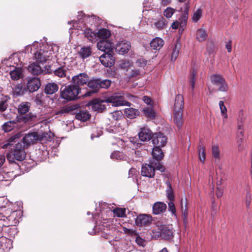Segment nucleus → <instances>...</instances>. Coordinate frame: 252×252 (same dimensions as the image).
Here are the masks:
<instances>
[{
	"instance_id": "obj_1",
	"label": "nucleus",
	"mask_w": 252,
	"mask_h": 252,
	"mask_svg": "<svg viewBox=\"0 0 252 252\" xmlns=\"http://www.w3.org/2000/svg\"><path fill=\"white\" fill-rule=\"evenodd\" d=\"M184 105L183 96L180 94H177L175 98L173 111V121L178 127H181L183 123V112Z\"/></svg>"
},
{
	"instance_id": "obj_2",
	"label": "nucleus",
	"mask_w": 252,
	"mask_h": 252,
	"mask_svg": "<svg viewBox=\"0 0 252 252\" xmlns=\"http://www.w3.org/2000/svg\"><path fill=\"white\" fill-rule=\"evenodd\" d=\"M26 157L25 145L22 142H18L13 146L9 153L6 154V158L10 162H14V160H23Z\"/></svg>"
},
{
	"instance_id": "obj_3",
	"label": "nucleus",
	"mask_w": 252,
	"mask_h": 252,
	"mask_svg": "<svg viewBox=\"0 0 252 252\" xmlns=\"http://www.w3.org/2000/svg\"><path fill=\"white\" fill-rule=\"evenodd\" d=\"M81 94H83L81 88H78L72 83L61 90V97L67 101L78 99L80 97L79 95Z\"/></svg>"
},
{
	"instance_id": "obj_4",
	"label": "nucleus",
	"mask_w": 252,
	"mask_h": 252,
	"mask_svg": "<svg viewBox=\"0 0 252 252\" xmlns=\"http://www.w3.org/2000/svg\"><path fill=\"white\" fill-rule=\"evenodd\" d=\"M54 54L53 47L47 43H42L40 48L34 53V57L37 61L45 62Z\"/></svg>"
},
{
	"instance_id": "obj_5",
	"label": "nucleus",
	"mask_w": 252,
	"mask_h": 252,
	"mask_svg": "<svg viewBox=\"0 0 252 252\" xmlns=\"http://www.w3.org/2000/svg\"><path fill=\"white\" fill-rule=\"evenodd\" d=\"M102 102L111 103L113 106H130L131 103L125 99L124 96L120 93H117L106 97Z\"/></svg>"
},
{
	"instance_id": "obj_6",
	"label": "nucleus",
	"mask_w": 252,
	"mask_h": 252,
	"mask_svg": "<svg viewBox=\"0 0 252 252\" xmlns=\"http://www.w3.org/2000/svg\"><path fill=\"white\" fill-rule=\"evenodd\" d=\"M47 133H38L36 132L29 133L23 138L22 143L24 145L29 146L36 141H42L46 138Z\"/></svg>"
},
{
	"instance_id": "obj_7",
	"label": "nucleus",
	"mask_w": 252,
	"mask_h": 252,
	"mask_svg": "<svg viewBox=\"0 0 252 252\" xmlns=\"http://www.w3.org/2000/svg\"><path fill=\"white\" fill-rule=\"evenodd\" d=\"M210 79L213 84L219 86V91L226 92L228 90V84L222 75L219 74H214L210 76Z\"/></svg>"
},
{
	"instance_id": "obj_8",
	"label": "nucleus",
	"mask_w": 252,
	"mask_h": 252,
	"mask_svg": "<svg viewBox=\"0 0 252 252\" xmlns=\"http://www.w3.org/2000/svg\"><path fill=\"white\" fill-rule=\"evenodd\" d=\"M87 86L91 89L90 91H86V93L81 94L83 97H88L94 94L98 93L99 91V78L93 77L91 79L88 80Z\"/></svg>"
},
{
	"instance_id": "obj_9",
	"label": "nucleus",
	"mask_w": 252,
	"mask_h": 252,
	"mask_svg": "<svg viewBox=\"0 0 252 252\" xmlns=\"http://www.w3.org/2000/svg\"><path fill=\"white\" fill-rule=\"evenodd\" d=\"M153 218L151 215L140 214L135 219V225L139 227L149 225L152 223Z\"/></svg>"
},
{
	"instance_id": "obj_10",
	"label": "nucleus",
	"mask_w": 252,
	"mask_h": 252,
	"mask_svg": "<svg viewBox=\"0 0 252 252\" xmlns=\"http://www.w3.org/2000/svg\"><path fill=\"white\" fill-rule=\"evenodd\" d=\"M89 75L86 73H81L72 77L71 83L78 88L84 85H87Z\"/></svg>"
},
{
	"instance_id": "obj_11",
	"label": "nucleus",
	"mask_w": 252,
	"mask_h": 252,
	"mask_svg": "<svg viewBox=\"0 0 252 252\" xmlns=\"http://www.w3.org/2000/svg\"><path fill=\"white\" fill-rule=\"evenodd\" d=\"M151 140L154 146H158L160 148L166 145L167 138L163 133L157 132L153 134Z\"/></svg>"
},
{
	"instance_id": "obj_12",
	"label": "nucleus",
	"mask_w": 252,
	"mask_h": 252,
	"mask_svg": "<svg viewBox=\"0 0 252 252\" xmlns=\"http://www.w3.org/2000/svg\"><path fill=\"white\" fill-rule=\"evenodd\" d=\"M161 238L171 241L174 238V230L171 226L163 225L160 227Z\"/></svg>"
},
{
	"instance_id": "obj_13",
	"label": "nucleus",
	"mask_w": 252,
	"mask_h": 252,
	"mask_svg": "<svg viewBox=\"0 0 252 252\" xmlns=\"http://www.w3.org/2000/svg\"><path fill=\"white\" fill-rule=\"evenodd\" d=\"M153 134L151 130L148 126H145L140 128L138 135L139 139L141 142H148L152 139Z\"/></svg>"
},
{
	"instance_id": "obj_14",
	"label": "nucleus",
	"mask_w": 252,
	"mask_h": 252,
	"mask_svg": "<svg viewBox=\"0 0 252 252\" xmlns=\"http://www.w3.org/2000/svg\"><path fill=\"white\" fill-rule=\"evenodd\" d=\"M141 173L142 176L150 178H154L155 175V168L150 163L143 164L141 167Z\"/></svg>"
},
{
	"instance_id": "obj_15",
	"label": "nucleus",
	"mask_w": 252,
	"mask_h": 252,
	"mask_svg": "<svg viewBox=\"0 0 252 252\" xmlns=\"http://www.w3.org/2000/svg\"><path fill=\"white\" fill-rule=\"evenodd\" d=\"M100 63L105 67H110L115 63V60L112 52L104 53L99 57Z\"/></svg>"
},
{
	"instance_id": "obj_16",
	"label": "nucleus",
	"mask_w": 252,
	"mask_h": 252,
	"mask_svg": "<svg viewBox=\"0 0 252 252\" xmlns=\"http://www.w3.org/2000/svg\"><path fill=\"white\" fill-rule=\"evenodd\" d=\"M97 47L104 53L112 52L114 48L112 42L106 39L99 41L97 43Z\"/></svg>"
},
{
	"instance_id": "obj_17",
	"label": "nucleus",
	"mask_w": 252,
	"mask_h": 252,
	"mask_svg": "<svg viewBox=\"0 0 252 252\" xmlns=\"http://www.w3.org/2000/svg\"><path fill=\"white\" fill-rule=\"evenodd\" d=\"M27 69L30 73L34 75H38L42 73L46 74L51 73L48 70L47 71L46 70H44L42 69L41 67L39 65V64L35 63H31L29 65H28Z\"/></svg>"
},
{
	"instance_id": "obj_18",
	"label": "nucleus",
	"mask_w": 252,
	"mask_h": 252,
	"mask_svg": "<svg viewBox=\"0 0 252 252\" xmlns=\"http://www.w3.org/2000/svg\"><path fill=\"white\" fill-rule=\"evenodd\" d=\"M130 47L131 45L129 41H122L116 44L115 51L119 54L124 55L128 52Z\"/></svg>"
},
{
	"instance_id": "obj_19",
	"label": "nucleus",
	"mask_w": 252,
	"mask_h": 252,
	"mask_svg": "<svg viewBox=\"0 0 252 252\" xmlns=\"http://www.w3.org/2000/svg\"><path fill=\"white\" fill-rule=\"evenodd\" d=\"M41 86L40 80L38 78L33 77L30 79L27 83V89L30 92L36 91Z\"/></svg>"
},
{
	"instance_id": "obj_20",
	"label": "nucleus",
	"mask_w": 252,
	"mask_h": 252,
	"mask_svg": "<svg viewBox=\"0 0 252 252\" xmlns=\"http://www.w3.org/2000/svg\"><path fill=\"white\" fill-rule=\"evenodd\" d=\"M167 208L166 204L162 202H157L153 206V213L159 215L164 213Z\"/></svg>"
},
{
	"instance_id": "obj_21",
	"label": "nucleus",
	"mask_w": 252,
	"mask_h": 252,
	"mask_svg": "<svg viewBox=\"0 0 252 252\" xmlns=\"http://www.w3.org/2000/svg\"><path fill=\"white\" fill-rule=\"evenodd\" d=\"M59 90L58 85L55 82H49L46 84L44 92L47 94H53Z\"/></svg>"
},
{
	"instance_id": "obj_22",
	"label": "nucleus",
	"mask_w": 252,
	"mask_h": 252,
	"mask_svg": "<svg viewBox=\"0 0 252 252\" xmlns=\"http://www.w3.org/2000/svg\"><path fill=\"white\" fill-rule=\"evenodd\" d=\"M152 155L153 157L152 159H154L156 161L161 160L164 157V153L161 148L158 146L153 147Z\"/></svg>"
},
{
	"instance_id": "obj_23",
	"label": "nucleus",
	"mask_w": 252,
	"mask_h": 252,
	"mask_svg": "<svg viewBox=\"0 0 252 252\" xmlns=\"http://www.w3.org/2000/svg\"><path fill=\"white\" fill-rule=\"evenodd\" d=\"M31 104L29 102L25 101L20 103L18 107V112L21 115L26 114L30 110Z\"/></svg>"
},
{
	"instance_id": "obj_24",
	"label": "nucleus",
	"mask_w": 252,
	"mask_h": 252,
	"mask_svg": "<svg viewBox=\"0 0 252 252\" xmlns=\"http://www.w3.org/2000/svg\"><path fill=\"white\" fill-rule=\"evenodd\" d=\"M125 116L130 119H134L139 115L140 112L138 109L131 107L127 108L125 110Z\"/></svg>"
},
{
	"instance_id": "obj_25",
	"label": "nucleus",
	"mask_w": 252,
	"mask_h": 252,
	"mask_svg": "<svg viewBox=\"0 0 252 252\" xmlns=\"http://www.w3.org/2000/svg\"><path fill=\"white\" fill-rule=\"evenodd\" d=\"M164 41L160 37H156L150 42V46L154 50H159L163 45Z\"/></svg>"
},
{
	"instance_id": "obj_26",
	"label": "nucleus",
	"mask_w": 252,
	"mask_h": 252,
	"mask_svg": "<svg viewBox=\"0 0 252 252\" xmlns=\"http://www.w3.org/2000/svg\"><path fill=\"white\" fill-rule=\"evenodd\" d=\"M10 213V215L6 217V219L11 225H16L19 223L18 219H17L18 212L17 211H12L11 210H8Z\"/></svg>"
},
{
	"instance_id": "obj_27",
	"label": "nucleus",
	"mask_w": 252,
	"mask_h": 252,
	"mask_svg": "<svg viewBox=\"0 0 252 252\" xmlns=\"http://www.w3.org/2000/svg\"><path fill=\"white\" fill-rule=\"evenodd\" d=\"M91 114L87 110L80 111L76 114L75 118L81 121L85 122L89 120Z\"/></svg>"
},
{
	"instance_id": "obj_28",
	"label": "nucleus",
	"mask_w": 252,
	"mask_h": 252,
	"mask_svg": "<svg viewBox=\"0 0 252 252\" xmlns=\"http://www.w3.org/2000/svg\"><path fill=\"white\" fill-rule=\"evenodd\" d=\"M181 47L180 43L179 41H176V43L174 44L171 46L172 54H171V60L175 61L179 55L180 49Z\"/></svg>"
},
{
	"instance_id": "obj_29",
	"label": "nucleus",
	"mask_w": 252,
	"mask_h": 252,
	"mask_svg": "<svg viewBox=\"0 0 252 252\" xmlns=\"http://www.w3.org/2000/svg\"><path fill=\"white\" fill-rule=\"evenodd\" d=\"M78 54L82 59H86L92 55V48L90 46L82 47Z\"/></svg>"
},
{
	"instance_id": "obj_30",
	"label": "nucleus",
	"mask_w": 252,
	"mask_h": 252,
	"mask_svg": "<svg viewBox=\"0 0 252 252\" xmlns=\"http://www.w3.org/2000/svg\"><path fill=\"white\" fill-rule=\"evenodd\" d=\"M25 88L21 84L16 85L12 88V94L14 96H21L24 94Z\"/></svg>"
},
{
	"instance_id": "obj_31",
	"label": "nucleus",
	"mask_w": 252,
	"mask_h": 252,
	"mask_svg": "<svg viewBox=\"0 0 252 252\" xmlns=\"http://www.w3.org/2000/svg\"><path fill=\"white\" fill-rule=\"evenodd\" d=\"M207 36V33L205 29L200 28L197 30L196 33V39L199 42H201L205 41L206 39Z\"/></svg>"
},
{
	"instance_id": "obj_32",
	"label": "nucleus",
	"mask_w": 252,
	"mask_h": 252,
	"mask_svg": "<svg viewBox=\"0 0 252 252\" xmlns=\"http://www.w3.org/2000/svg\"><path fill=\"white\" fill-rule=\"evenodd\" d=\"M97 100H94L92 101V109L94 111H97L98 112H103L105 109L106 106L102 103V100L100 102H96Z\"/></svg>"
},
{
	"instance_id": "obj_33",
	"label": "nucleus",
	"mask_w": 252,
	"mask_h": 252,
	"mask_svg": "<svg viewBox=\"0 0 252 252\" xmlns=\"http://www.w3.org/2000/svg\"><path fill=\"white\" fill-rule=\"evenodd\" d=\"M166 25L167 22L163 17H161L154 23V27L158 30H163Z\"/></svg>"
},
{
	"instance_id": "obj_34",
	"label": "nucleus",
	"mask_w": 252,
	"mask_h": 252,
	"mask_svg": "<svg viewBox=\"0 0 252 252\" xmlns=\"http://www.w3.org/2000/svg\"><path fill=\"white\" fill-rule=\"evenodd\" d=\"M24 115V116H22L20 118V121L24 123H27L33 121L36 118V115L31 112Z\"/></svg>"
},
{
	"instance_id": "obj_35",
	"label": "nucleus",
	"mask_w": 252,
	"mask_h": 252,
	"mask_svg": "<svg viewBox=\"0 0 252 252\" xmlns=\"http://www.w3.org/2000/svg\"><path fill=\"white\" fill-rule=\"evenodd\" d=\"M85 36L91 42L95 41L96 38V34L92 30L90 29H86L84 31Z\"/></svg>"
},
{
	"instance_id": "obj_36",
	"label": "nucleus",
	"mask_w": 252,
	"mask_h": 252,
	"mask_svg": "<svg viewBox=\"0 0 252 252\" xmlns=\"http://www.w3.org/2000/svg\"><path fill=\"white\" fill-rule=\"evenodd\" d=\"M111 35V32L109 30L106 29H101L97 32V36L102 39H106L109 38Z\"/></svg>"
},
{
	"instance_id": "obj_37",
	"label": "nucleus",
	"mask_w": 252,
	"mask_h": 252,
	"mask_svg": "<svg viewBox=\"0 0 252 252\" xmlns=\"http://www.w3.org/2000/svg\"><path fill=\"white\" fill-rule=\"evenodd\" d=\"M166 185L167 186L166 190V196L170 201H173L175 196L172 186L169 181L166 182Z\"/></svg>"
},
{
	"instance_id": "obj_38",
	"label": "nucleus",
	"mask_w": 252,
	"mask_h": 252,
	"mask_svg": "<svg viewBox=\"0 0 252 252\" xmlns=\"http://www.w3.org/2000/svg\"><path fill=\"white\" fill-rule=\"evenodd\" d=\"M160 160L156 161L154 159H150V163L153 165V166L155 168V170L160 171L161 172H164L165 171V167L159 162Z\"/></svg>"
},
{
	"instance_id": "obj_39",
	"label": "nucleus",
	"mask_w": 252,
	"mask_h": 252,
	"mask_svg": "<svg viewBox=\"0 0 252 252\" xmlns=\"http://www.w3.org/2000/svg\"><path fill=\"white\" fill-rule=\"evenodd\" d=\"M126 209L124 208H116L113 210V212L115 216L119 218L126 217Z\"/></svg>"
},
{
	"instance_id": "obj_40",
	"label": "nucleus",
	"mask_w": 252,
	"mask_h": 252,
	"mask_svg": "<svg viewBox=\"0 0 252 252\" xmlns=\"http://www.w3.org/2000/svg\"><path fill=\"white\" fill-rule=\"evenodd\" d=\"M236 138H244V126L242 122L238 123Z\"/></svg>"
},
{
	"instance_id": "obj_41",
	"label": "nucleus",
	"mask_w": 252,
	"mask_h": 252,
	"mask_svg": "<svg viewBox=\"0 0 252 252\" xmlns=\"http://www.w3.org/2000/svg\"><path fill=\"white\" fill-rule=\"evenodd\" d=\"M196 73V69H195V67H193L192 68V70L189 75V82L191 84L192 90H193L194 89Z\"/></svg>"
},
{
	"instance_id": "obj_42",
	"label": "nucleus",
	"mask_w": 252,
	"mask_h": 252,
	"mask_svg": "<svg viewBox=\"0 0 252 252\" xmlns=\"http://www.w3.org/2000/svg\"><path fill=\"white\" fill-rule=\"evenodd\" d=\"M22 74V71L20 68H16L14 70L11 71L10 75L12 80H17L19 79Z\"/></svg>"
},
{
	"instance_id": "obj_43",
	"label": "nucleus",
	"mask_w": 252,
	"mask_h": 252,
	"mask_svg": "<svg viewBox=\"0 0 252 252\" xmlns=\"http://www.w3.org/2000/svg\"><path fill=\"white\" fill-rule=\"evenodd\" d=\"M112 83V81L109 79H101L99 78V90L100 89H107Z\"/></svg>"
},
{
	"instance_id": "obj_44",
	"label": "nucleus",
	"mask_w": 252,
	"mask_h": 252,
	"mask_svg": "<svg viewBox=\"0 0 252 252\" xmlns=\"http://www.w3.org/2000/svg\"><path fill=\"white\" fill-rule=\"evenodd\" d=\"M14 124L13 121H8L2 125V128L5 132H9L13 129Z\"/></svg>"
},
{
	"instance_id": "obj_45",
	"label": "nucleus",
	"mask_w": 252,
	"mask_h": 252,
	"mask_svg": "<svg viewBox=\"0 0 252 252\" xmlns=\"http://www.w3.org/2000/svg\"><path fill=\"white\" fill-rule=\"evenodd\" d=\"M212 153L214 158L216 159L220 160V151L218 145H213L212 146Z\"/></svg>"
},
{
	"instance_id": "obj_46",
	"label": "nucleus",
	"mask_w": 252,
	"mask_h": 252,
	"mask_svg": "<svg viewBox=\"0 0 252 252\" xmlns=\"http://www.w3.org/2000/svg\"><path fill=\"white\" fill-rule=\"evenodd\" d=\"M66 69L63 67H58L54 70V73L56 76L62 78L66 75Z\"/></svg>"
},
{
	"instance_id": "obj_47",
	"label": "nucleus",
	"mask_w": 252,
	"mask_h": 252,
	"mask_svg": "<svg viewBox=\"0 0 252 252\" xmlns=\"http://www.w3.org/2000/svg\"><path fill=\"white\" fill-rule=\"evenodd\" d=\"M74 110V108L73 106H66L62 107L60 110H59L56 114L57 115H61L63 114H67L72 111Z\"/></svg>"
},
{
	"instance_id": "obj_48",
	"label": "nucleus",
	"mask_w": 252,
	"mask_h": 252,
	"mask_svg": "<svg viewBox=\"0 0 252 252\" xmlns=\"http://www.w3.org/2000/svg\"><path fill=\"white\" fill-rule=\"evenodd\" d=\"M145 116L151 119L155 118V112L152 108H147L143 110Z\"/></svg>"
},
{
	"instance_id": "obj_49",
	"label": "nucleus",
	"mask_w": 252,
	"mask_h": 252,
	"mask_svg": "<svg viewBox=\"0 0 252 252\" xmlns=\"http://www.w3.org/2000/svg\"><path fill=\"white\" fill-rule=\"evenodd\" d=\"M202 15V11L201 8L197 9L195 12L192 17V21L196 23L200 19Z\"/></svg>"
},
{
	"instance_id": "obj_50",
	"label": "nucleus",
	"mask_w": 252,
	"mask_h": 252,
	"mask_svg": "<svg viewBox=\"0 0 252 252\" xmlns=\"http://www.w3.org/2000/svg\"><path fill=\"white\" fill-rule=\"evenodd\" d=\"M142 75L141 74L140 70L137 69H134L131 70L130 74L129 75V78L130 79L133 78L135 79H138Z\"/></svg>"
},
{
	"instance_id": "obj_51",
	"label": "nucleus",
	"mask_w": 252,
	"mask_h": 252,
	"mask_svg": "<svg viewBox=\"0 0 252 252\" xmlns=\"http://www.w3.org/2000/svg\"><path fill=\"white\" fill-rule=\"evenodd\" d=\"M168 210L172 213V216L177 218L176 210L173 201H170L168 203Z\"/></svg>"
},
{
	"instance_id": "obj_52",
	"label": "nucleus",
	"mask_w": 252,
	"mask_h": 252,
	"mask_svg": "<svg viewBox=\"0 0 252 252\" xmlns=\"http://www.w3.org/2000/svg\"><path fill=\"white\" fill-rule=\"evenodd\" d=\"M175 9L171 7H167L163 11V15L167 18H170L175 13Z\"/></svg>"
},
{
	"instance_id": "obj_53",
	"label": "nucleus",
	"mask_w": 252,
	"mask_h": 252,
	"mask_svg": "<svg viewBox=\"0 0 252 252\" xmlns=\"http://www.w3.org/2000/svg\"><path fill=\"white\" fill-rule=\"evenodd\" d=\"M219 106L220 109L221 113L224 118H227V115L226 114L227 109L224 105V102L223 101H220Z\"/></svg>"
},
{
	"instance_id": "obj_54",
	"label": "nucleus",
	"mask_w": 252,
	"mask_h": 252,
	"mask_svg": "<svg viewBox=\"0 0 252 252\" xmlns=\"http://www.w3.org/2000/svg\"><path fill=\"white\" fill-rule=\"evenodd\" d=\"M252 200V195L250 191H248L246 194V197L245 199V203L247 209L250 208L251 202Z\"/></svg>"
},
{
	"instance_id": "obj_55",
	"label": "nucleus",
	"mask_w": 252,
	"mask_h": 252,
	"mask_svg": "<svg viewBox=\"0 0 252 252\" xmlns=\"http://www.w3.org/2000/svg\"><path fill=\"white\" fill-rule=\"evenodd\" d=\"M111 115L112 116L113 120L115 121H118L120 120L123 116L122 112L118 111H114L111 113Z\"/></svg>"
},
{
	"instance_id": "obj_56",
	"label": "nucleus",
	"mask_w": 252,
	"mask_h": 252,
	"mask_svg": "<svg viewBox=\"0 0 252 252\" xmlns=\"http://www.w3.org/2000/svg\"><path fill=\"white\" fill-rule=\"evenodd\" d=\"M188 19V17L183 15L179 19V21L180 22V28H182V30H183L184 27L186 26Z\"/></svg>"
},
{
	"instance_id": "obj_57",
	"label": "nucleus",
	"mask_w": 252,
	"mask_h": 252,
	"mask_svg": "<svg viewBox=\"0 0 252 252\" xmlns=\"http://www.w3.org/2000/svg\"><path fill=\"white\" fill-rule=\"evenodd\" d=\"M198 155H199V159L200 160V161L204 162V161L205 159V157H206L205 150L204 147L200 148L198 150Z\"/></svg>"
},
{
	"instance_id": "obj_58",
	"label": "nucleus",
	"mask_w": 252,
	"mask_h": 252,
	"mask_svg": "<svg viewBox=\"0 0 252 252\" xmlns=\"http://www.w3.org/2000/svg\"><path fill=\"white\" fill-rule=\"evenodd\" d=\"M93 133L91 134V139L93 140L95 137H99L102 133L101 130H97V128L95 127L92 128Z\"/></svg>"
},
{
	"instance_id": "obj_59",
	"label": "nucleus",
	"mask_w": 252,
	"mask_h": 252,
	"mask_svg": "<svg viewBox=\"0 0 252 252\" xmlns=\"http://www.w3.org/2000/svg\"><path fill=\"white\" fill-rule=\"evenodd\" d=\"M236 139L238 150L239 151H242L244 149L243 143L244 138H236Z\"/></svg>"
},
{
	"instance_id": "obj_60",
	"label": "nucleus",
	"mask_w": 252,
	"mask_h": 252,
	"mask_svg": "<svg viewBox=\"0 0 252 252\" xmlns=\"http://www.w3.org/2000/svg\"><path fill=\"white\" fill-rule=\"evenodd\" d=\"M123 229L124 233L126 234H128L130 235H137V231L136 230L128 229L126 227H123Z\"/></svg>"
},
{
	"instance_id": "obj_61",
	"label": "nucleus",
	"mask_w": 252,
	"mask_h": 252,
	"mask_svg": "<svg viewBox=\"0 0 252 252\" xmlns=\"http://www.w3.org/2000/svg\"><path fill=\"white\" fill-rule=\"evenodd\" d=\"M181 207H182V214L183 216V220L184 221H187L188 220V209L186 207L185 209H183V206L182 204V199L181 200Z\"/></svg>"
},
{
	"instance_id": "obj_62",
	"label": "nucleus",
	"mask_w": 252,
	"mask_h": 252,
	"mask_svg": "<svg viewBox=\"0 0 252 252\" xmlns=\"http://www.w3.org/2000/svg\"><path fill=\"white\" fill-rule=\"evenodd\" d=\"M147 61L144 59H138L136 62L137 65L140 67H144L147 64Z\"/></svg>"
},
{
	"instance_id": "obj_63",
	"label": "nucleus",
	"mask_w": 252,
	"mask_h": 252,
	"mask_svg": "<svg viewBox=\"0 0 252 252\" xmlns=\"http://www.w3.org/2000/svg\"><path fill=\"white\" fill-rule=\"evenodd\" d=\"M122 156L121 153L118 151H115L112 153L111 155V158L112 159H119L121 158Z\"/></svg>"
},
{
	"instance_id": "obj_64",
	"label": "nucleus",
	"mask_w": 252,
	"mask_h": 252,
	"mask_svg": "<svg viewBox=\"0 0 252 252\" xmlns=\"http://www.w3.org/2000/svg\"><path fill=\"white\" fill-rule=\"evenodd\" d=\"M7 108V104L6 100L0 101V111H4Z\"/></svg>"
}]
</instances>
